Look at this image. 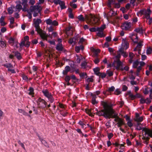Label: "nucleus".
Instances as JSON below:
<instances>
[{
    "label": "nucleus",
    "instance_id": "f257e3e1",
    "mask_svg": "<svg viewBox=\"0 0 152 152\" xmlns=\"http://www.w3.org/2000/svg\"><path fill=\"white\" fill-rule=\"evenodd\" d=\"M101 104L103 106L104 109L100 111L96 109V113L97 115L103 116L106 118H115L114 120L117 122V124L118 127H121L124 124V120L118 116V114L107 102H102Z\"/></svg>",
    "mask_w": 152,
    "mask_h": 152
},
{
    "label": "nucleus",
    "instance_id": "f03ea898",
    "mask_svg": "<svg viewBox=\"0 0 152 152\" xmlns=\"http://www.w3.org/2000/svg\"><path fill=\"white\" fill-rule=\"evenodd\" d=\"M142 139L143 142L148 145L149 142L150 137L152 138V130L148 128H144L142 130Z\"/></svg>",
    "mask_w": 152,
    "mask_h": 152
},
{
    "label": "nucleus",
    "instance_id": "7ed1b4c3",
    "mask_svg": "<svg viewBox=\"0 0 152 152\" xmlns=\"http://www.w3.org/2000/svg\"><path fill=\"white\" fill-rule=\"evenodd\" d=\"M42 10V7L36 4V5L31 6L30 8L31 12H34L33 16L34 17L38 16Z\"/></svg>",
    "mask_w": 152,
    "mask_h": 152
},
{
    "label": "nucleus",
    "instance_id": "20e7f679",
    "mask_svg": "<svg viewBox=\"0 0 152 152\" xmlns=\"http://www.w3.org/2000/svg\"><path fill=\"white\" fill-rule=\"evenodd\" d=\"M151 13V10L148 9L147 10L143 9L140 10L138 12V13L140 14L141 15H145V18L146 19L150 18V15Z\"/></svg>",
    "mask_w": 152,
    "mask_h": 152
},
{
    "label": "nucleus",
    "instance_id": "39448f33",
    "mask_svg": "<svg viewBox=\"0 0 152 152\" xmlns=\"http://www.w3.org/2000/svg\"><path fill=\"white\" fill-rule=\"evenodd\" d=\"M33 21L34 22V26L36 31L37 32H40L41 31V29L39 28V23H41V20L39 19H34Z\"/></svg>",
    "mask_w": 152,
    "mask_h": 152
},
{
    "label": "nucleus",
    "instance_id": "423d86ee",
    "mask_svg": "<svg viewBox=\"0 0 152 152\" xmlns=\"http://www.w3.org/2000/svg\"><path fill=\"white\" fill-rule=\"evenodd\" d=\"M131 26V23L130 22H125L123 23L121 27L122 29L126 30H129Z\"/></svg>",
    "mask_w": 152,
    "mask_h": 152
},
{
    "label": "nucleus",
    "instance_id": "0eeeda50",
    "mask_svg": "<svg viewBox=\"0 0 152 152\" xmlns=\"http://www.w3.org/2000/svg\"><path fill=\"white\" fill-rule=\"evenodd\" d=\"M121 45L122 47L121 48H123L124 49L126 50L129 48V44L128 42L126 39H123Z\"/></svg>",
    "mask_w": 152,
    "mask_h": 152
},
{
    "label": "nucleus",
    "instance_id": "6e6552de",
    "mask_svg": "<svg viewBox=\"0 0 152 152\" xmlns=\"http://www.w3.org/2000/svg\"><path fill=\"white\" fill-rule=\"evenodd\" d=\"M143 43L142 41H140L139 43H138L137 45L136 48L134 49V51H137L138 53L140 54V51L141 50V48L142 46L143 45L142 43Z\"/></svg>",
    "mask_w": 152,
    "mask_h": 152
},
{
    "label": "nucleus",
    "instance_id": "1a4fd4ad",
    "mask_svg": "<svg viewBox=\"0 0 152 152\" xmlns=\"http://www.w3.org/2000/svg\"><path fill=\"white\" fill-rule=\"evenodd\" d=\"M116 62L117 64L116 67V69L117 70H121V71H123L124 69L122 66V63L120 60H118Z\"/></svg>",
    "mask_w": 152,
    "mask_h": 152
},
{
    "label": "nucleus",
    "instance_id": "9d476101",
    "mask_svg": "<svg viewBox=\"0 0 152 152\" xmlns=\"http://www.w3.org/2000/svg\"><path fill=\"white\" fill-rule=\"evenodd\" d=\"M143 116H139V114L138 113H136L135 118L134 119L135 121L137 122L138 123L139 122H141L143 120Z\"/></svg>",
    "mask_w": 152,
    "mask_h": 152
},
{
    "label": "nucleus",
    "instance_id": "9b49d317",
    "mask_svg": "<svg viewBox=\"0 0 152 152\" xmlns=\"http://www.w3.org/2000/svg\"><path fill=\"white\" fill-rule=\"evenodd\" d=\"M130 37L131 39L134 43H137L138 42V39L136 34H132Z\"/></svg>",
    "mask_w": 152,
    "mask_h": 152
},
{
    "label": "nucleus",
    "instance_id": "f8f14e48",
    "mask_svg": "<svg viewBox=\"0 0 152 152\" xmlns=\"http://www.w3.org/2000/svg\"><path fill=\"white\" fill-rule=\"evenodd\" d=\"M124 50L123 48H120L119 49V52L121 53V54L124 57L126 58L127 57L128 54L126 52L124 51Z\"/></svg>",
    "mask_w": 152,
    "mask_h": 152
},
{
    "label": "nucleus",
    "instance_id": "ddd939ff",
    "mask_svg": "<svg viewBox=\"0 0 152 152\" xmlns=\"http://www.w3.org/2000/svg\"><path fill=\"white\" fill-rule=\"evenodd\" d=\"M38 32L39 33L40 36L42 39L47 41L48 35L46 34L45 33L42 32L41 29V31L40 32Z\"/></svg>",
    "mask_w": 152,
    "mask_h": 152
},
{
    "label": "nucleus",
    "instance_id": "4468645a",
    "mask_svg": "<svg viewBox=\"0 0 152 152\" xmlns=\"http://www.w3.org/2000/svg\"><path fill=\"white\" fill-rule=\"evenodd\" d=\"M42 92L44 96L47 98L52 95L51 93L49 92L47 89H43Z\"/></svg>",
    "mask_w": 152,
    "mask_h": 152
},
{
    "label": "nucleus",
    "instance_id": "2eb2a0df",
    "mask_svg": "<svg viewBox=\"0 0 152 152\" xmlns=\"http://www.w3.org/2000/svg\"><path fill=\"white\" fill-rule=\"evenodd\" d=\"M12 53L14 54L15 56L18 60H20L22 58L20 53L18 51H13Z\"/></svg>",
    "mask_w": 152,
    "mask_h": 152
},
{
    "label": "nucleus",
    "instance_id": "dca6fc26",
    "mask_svg": "<svg viewBox=\"0 0 152 152\" xmlns=\"http://www.w3.org/2000/svg\"><path fill=\"white\" fill-rule=\"evenodd\" d=\"M58 4L60 5L61 10L64 9L66 8V7L65 5V2L64 1L61 0L60 1Z\"/></svg>",
    "mask_w": 152,
    "mask_h": 152
},
{
    "label": "nucleus",
    "instance_id": "f3484780",
    "mask_svg": "<svg viewBox=\"0 0 152 152\" xmlns=\"http://www.w3.org/2000/svg\"><path fill=\"white\" fill-rule=\"evenodd\" d=\"M141 26H140L139 27L136 29L135 31L138 33L142 34L144 31V29Z\"/></svg>",
    "mask_w": 152,
    "mask_h": 152
},
{
    "label": "nucleus",
    "instance_id": "a211bd4d",
    "mask_svg": "<svg viewBox=\"0 0 152 152\" xmlns=\"http://www.w3.org/2000/svg\"><path fill=\"white\" fill-rule=\"evenodd\" d=\"M70 70V67L68 66H66L64 70L63 71V74L64 75H66Z\"/></svg>",
    "mask_w": 152,
    "mask_h": 152
},
{
    "label": "nucleus",
    "instance_id": "6ab92c4d",
    "mask_svg": "<svg viewBox=\"0 0 152 152\" xmlns=\"http://www.w3.org/2000/svg\"><path fill=\"white\" fill-rule=\"evenodd\" d=\"M41 105H39V107L41 108H44L46 106L47 104V102L44 100H42V101L41 102Z\"/></svg>",
    "mask_w": 152,
    "mask_h": 152
},
{
    "label": "nucleus",
    "instance_id": "aec40b11",
    "mask_svg": "<svg viewBox=\"0 0 152 152\" xmlns=\"http://www.w3.org/2000/svg\"><path fill=\"white\" fill-rule=\"evenodd\" d=\"M144 128H146V127H143L142 126V124L140 123H137L136 124V129L137 130H140L142 129V132L143 129Z\"/></svg>",
    "mask_w": 152,
    "mask_h": 152
},
{
    "label": "nucleus",
    "instance_id": "412c9836",
    "mask_svg": "<svg viewBox=\"0 0 152 152\" xmlns=\"http://www.w3.org/2000/svg\"><path fill=\"white\" fill-rule=\"evenodd\" d=\"M91 96H92V103L93 104H97L98 102L96 101V96L95 95L93 94H91Z\"/></svg>",
    "mask_w": 152,
    "mask_h": 152
},
{
    "label": "nucleus",
    "instance_id": "4be33fe9",
    "mask_svg": "<svg viewBox=\"0 0 152 152\" xmlns=\"http://www.w3.org/2000/svg\"><path fill=\"white\" fill-rule=\"evenodd\" d=\"M22 9V5L20 4H18L15 7V11L19 12Z\"/></svg>",
    "mask_w": 152,
    "mask_h": 152
},
{
    "label": "nucleus",
    "instance_id": "5701e85b",
    "mask_svg": "<svg viewBox=\"0 0 152 152\" xmlns=\"http://www.w3.org/2000/svg\"><path fill=\"white\" fill-rule=\"evenodd\" d=\"M56 49L58 51H62L63 50L62 44H57L56 47Z\"/></svg>",
    "mask_w": 152,
    "mask_h": 152
},
{
    "label": "nucleus",
    "instance_id": "b1692460",
    "mask_svg": "<svg viewBox=\"0 0 152 152\" xmlns=\"http://www.w3.org/2000/svg\"><path fill=\"white\" fill-rule=\"evenodd\" d=\"M105 25H103L102 26L100 27L97 28H96L97 31L98 32H103L104 29L105 28Z\"/></svg>",
    "mask_w": 152,
    "mask_h": 152
},
{
    "label": "nucleus",
    "instance_id": "393cba45",
    "mask_svg": "<svg viewBox=\"0 0 152 152\" xmlns=\"http://www.w3.org/2000/svg\"><path fill=\"white\" fill-rule=\"evenodd\" d=\"M8 42L12 46L13 45L15 41L14 38L11 37L8 39Z\"/></svg>",
    "mask_w": 152,
    "mask_h": 152
},
{
    "label": "nucleus",
    "instance_id": "a878e982",
    "mask_svg": "<svg viewBox=\"0 0 152 152\" xmlns=\"http://www.w3.org/2000/svg\"><path fill=\"white\" fill-rule=\"evenodd\" d=\"M128 94L129 96V97L132 100H134L136 98L135 95H133L130 91H128Z\"/></svg>",
    "mask_w": 152,
    "mask_h": 152
},
{
    "label": "nucleus",
    "instance_id": "bb28decb",
    "mask_svg": "<svg viewBox=\"0 0 152 152\" xmlns=\"http://www.w3.org/2000/svg\"><path fill=\"white\" fill-rule=\"evenodd\" d=\"M114 2L113 0H108L107 6L109 8H111V5L114 4Z\"/></svg>",
    "mask_w": 152,
    "mask_h": 152
},
{
    "label": "nucleus",
    "instance_id": "cd10ccee",
    "mask_svg": "<svg viewBox=\"0 0 152 152\" xmlns=\"http://www.w3.org/2000/svg\"><path fill=\"white\" fill-rule=\"evenodd\" d=\"M98 76H99L100 77H101L102 79H104L105 78L106 76V74L104 73H98Z\"/></svg>",
    "mask_w": 152,
    "mask_h": 152
},
{
    "label": "nucleus",
    "instance_id": "c85d7f7f",
    "mask_svg": "<svg viewBox=\"0 0 152 152\" xmlns=\"http://www.w3.org/2000/svg\"><path fill=\"white\" fill-rule=\"evenodd\" d=\"M139 62L138 60H137L134 62L133 65V67L134 68H136L137 67L138 65L139 64Z\"/></svg>",
    "mask_w": 152,
    "mask_h": 152
},
{
    "label": "nucleus",
    "instance_id": "c756f323",
    "mask_svg": "<svg viewBox=\"0 0 152 152\" xmlns=\"http://www.w3.org/2000/svg\"><path fill=\"white\" fill-rule=\"evenodd\" d=\"M152 53V48L150 47L148 48L146 50V54L148 55L151 54Z\"/></svg>",
    "mask_w": 152,
    "mask_h": 152
},
{
    "label": "nucleus",
    "instance_id": "7c9ffc66",
    "mask_svg": "<svg viewBox=\"0 0 152 152\" xmlns=\"http://www.w3.org/2000/svg\"><path fill=\"white\" fill-rule=\"evenodd\" d=\"M18 111L20 113H22L24 115L26 116L28 115V113L21 109H19Z\"/></svg>",
    "mask_w": 152,
    "mask_h": 152
},
{
    "label": "nucleus",
    "instance_id": "2f4dec72",
    "mask_svg": "<svg viewBox=\"0 0 152 152\" xmlns=\"http://www.w3.org/2000/svg\"><path fill=\"white\" fill-rule=\"evenodd\" d=\"M77 19L81 21H84L85 20V18L83 17V15H81L77 17Z\"/></svg>",
    "mask_w": 152,
    "mask_h": 152
},
{
    "label": "nucleus",
    "instance_id": "473e14b6",
    "mask_svg": "<svg viewBox=\"0 0 152 152\" xmlns=\"http://www.w3.org/2000/svg\"><path fill=\"white\" fill-rule=\"evenodd\" d=\"M28 91H29L28 93L29 95H32L34 94V90L32 88L30 87L28 89Z\"/></svg>",
    "mask_w": 152,
    "mask_h": 152
},
{
    "label": "nucleus",
    "instance_id": "72a5a7b5",
    "mask_svg": "<svg viewBox=\"0 0 152 152\" xmlns=\"http://www.w3.org/2000/svg\"><path fill=\"white\" fill-rule=\"evenodd\" d=\"M114 12L113 10V9H111L110 11L108 13V15L109 17H111L113 15H114Z\"/></svg>",
    "mask_w": 152,
    "mask_h": 152
},
{
    "label": "nucleus",
    "instance_id": "f704fd0d",
    "mask_svg": "<svg viewBox=\"0 0 152 152\" xmlns=\"http://www.w3.org/2000/svg\"><path fill=\"white\" fill-rule=\"evenodd\" d=\"M48 98L51 103H53L54 101V99L52 95H50Z\"/></svg>",
    "mask_w": 152,
    "mask_h": 152
},
{
    "label": "nucleus",
    "instance_id": "c9c22d12",
    "mask_svg": "<svg viewBox=\"0 0 152 152\" xmlns=\"http://www.w3.org/2000/svg\"><path fill=\"white\" fill-rule=\"evenodd\" d=\"M6 45V42L2 41H0V46L2 48H4Z\"/></svg>",
    "mask_w": 152,
    "mask_h": 152
},
{
    "label": "nucleus",
    "instance_id": "e433bc0d",
    "mask_svg": "<svg viewBox=\"0 0 152 152\" xmlns=\"http://www.w3.org/2000/svg\"><path fill=\"white\" fill-rule=\"evenodd\" d=\"M141 69L142 67L141 66H139L137 67L136 72V75L137 76H138L139 75V73L140 72Z\"/></svg>",
    "mask_w": 152,
    "mask_h": 152
},
{
    "label": "nucleus",
    "instance_id": "4c0bfd02",
    "mask_svg": "<svg viewBox=\"0 0 152 152\" xmlns=\"http://www.w3.org/2000/svg\"><path fill=\"white\" fill-rule=\"evenodd\" d=\"M45 22L48 25H52V21L50 19H48L45 20Z\"/></svg>",
    "mask_w": 152,
    "mask_h": 152
},
{
    "label": "nucleus",
    "instance_id": "58836bf2",
    "mask_svg": "<svg viewBox=\"0 0 152 152\" xmlns=\"http://www.w3.org/2000/svg\"><path fill=\"white\" fill-rule=\"evenodd\" d=\"M106 74H107L109 77H111L113 75V72L109 70H107Z\"/></svg>",
    "mask_w": 152,
    "mask_h": 152
},
{
    "label": "nucleus",
    "instance_id": "ea45409f",
    "mask_svg": "<svg viewBox=\"0 0 152 152\" xmlns=\"http://www.w3.org/2000/svg\"><path fill=\"white\" fill-rule=\"evenodd\" d=\"M115 89V87L113 86H112L111 87L109 88L107 91L110 92L114 91Z\"/></svg>",
    "mask_w": 152,
    "mask_h": 152
},
{
    "label": "nucleus",
    "instance_id": "a19ab883",
    "mask_svg": "<svg viewBox=\"0 0 152 152\" xmlns=\"http://www.w3.org/2000/svg\"><path fill=\"white\" fill-rule=\"evenodd\" d=\"M39 140L45 146H47L48 145L47 142L45 140L40 138H39Z\"/></svg>",
    "mask_w": 152,
    "mask_h": 152
},
{
    "label": "nucleus",
    "instance_id": "79ce46f5",
    "mask_svg": "<svg viewBox=\"0 0 152 152\" xmlns=\"http://www.w3.org/2000/svg\"><path fill=\"white\" fill-rule=\"evenodd\" d=\"M97 36L100 37H102L105 36L104 35L103 32H98L97 34Z\"/></svg>",
    "mask_w": 152,
    "mask_h": 152
},
{
    "label": "nucleus",
    "instance_id": "37998d69",
    "mask_svg": "<svg viewBox=\"0 0 152 152\" xmlns=\"http://www.w3.org/2000/svg\"><path fill=\"white\" fill-rule=\"evenodd\" d=\"M93 70L95 74L97 75H98V73H100L99 72V69L98 68H94Z\"/></svg>",
    "mask_w": 152,
    "mask_h": 152
},
{
    "label": "nucleus",
    "instance_id": "c03bdc74",
    "mask_svg": "<svg viewBox=\"0 0 152 152\" xmlns=\"http://www.w3.org/2000/svg\"><path fill=\"white\" fill-rule=\"evenodd\" d=\"M23 6V8H22V10L24 12H28V11H29L28 10L27 8V7L28 6V5H25L24 6Z\"/></svg>",
    "mask_w": 152,
    "mask_h": 152
},
{
    "label": "nucleus",
    "instance_id": "a18cd8bd",
    "mask_svg": "<svg viewBox=\"0 0 152 152\" xmlns=\"http://www.w3.org/2000/svg\"><path fill=\"white\" fill-rule=\"evenodd\" d=\"M8 12L9 14H12L13 11L12 8L11 7H9L7 9Z\"/></svg>",
    "mask_w": 152,
    "mask_h": 152
},
{
    "label": "nucleus",
    "instance_id": "49530a36",
    "mask_svg": "<svg viewBox=\"0 0 152 152\" xmlns=\"http://www.w3.org/2000/svg\"><path fill=\"white\" fill-rule=\"evenodd\" d=\"M70 5L74 9H75L77 7V5L73 3V2H70Z\"/></svg>",
    "mask_w": 152,
    "mask_h": 152
},
{
    "label": "nucleus",
    "instance_id": "de8ad7c7",
    "mask_svg": "<svg viewBox=\"0 0 152 152\" xmlns=\"http://www.w3.org/2000/svg\"><path fill=\"white\" fill-rule=\"evenodd\" d=\"M4 66L6 67L7 68H13V65L11 64H5Z\"/></svg>",
    "mask_w": 152,
    "mask_h": 152
},
{
    "label": "nucleus",
    "instance_id": "09e8293b",
    "mask_svg": "<svg viewBox=\"0 0 152 152\" xmlns=\"http://www.w3.org/2000/svg\"><path fill=\"white\" fill-rule=\"evenodd\" d=\"M140 103L141 104H144L145 103V99L142 96L141 97V99L140 100Z\"/></svg>",
    "mask_w": 152,
    "mask_h": 152
},
{
    "label": "nucleus",
    "instance_id": "8fccbe9b",
    "mask_svg": "<svg viewBox=\"0 0 152 152\" xmlns=\"http://www.w3.org/2000/svg\"><path fill=\"white\" fill-rule=\"evenodd\" d=\"M121 93V92L120 91V90L118 89H117L115 91L114 93L115 95H118L120 94Z\"/></svg>",
    "mask_w": 152,
    "mask_h": 152
},
{
    "label": "nucleus",
    "instance_id": "3c124183",
    "mask_svg": "<svg viewBox=\"0 0 152 152\" xmlns=\"http://www.w3.org/2000/svg\"><path fill=\"white\" fill-rule=\"evenodd\" d=\"M79 75L81 77L83 78L85 76H87V74L86 73H80Z\"/></svg>",
    "mask_w": 152,
    "mask_h": 152
},
{
    "label": "nucleus",
    "instance_id": "603ef678",
    "mask_svg": "<svg viewBox=\"0 0 152 152\" xmlns=\"http://www.w3.org/2000/svg\"><path fill=\"white\" fill-rule=\"evenodd\" d=\"M22 77L23 80L26 81L28 80V77L27 76L23 74H22Z\"/></svg>",
    "mask_w": 152,
    "mask_h": 152
},
{
    "label": "nucleus",
    "instance_id": "864d4df0",
    "mask_svg": "<svg viewBox=\"0 0 152 152\" xmlns=\"http://www.w3.org/2000/svg\"><path fill=\"white\" fill-rule=\"evenodd\" d=\"M91 110H88L87 109H85V112L86 113H88L90 116H92V114L91 113Z\"/></svg>",
    "mask_w": 152,
    "mask_h": 152
},
{
    "label": "nucleus",
    "instance_id": "5fc2aeb1",
    "mask_svg": "<svg viewBox=\"0 0 152 152\" xmlns=\"http://www.w3.org/2000/svg\"><path fill=\"white\" fill-rule=\"evenodd\" d=\"M127 124L129 127H131L133 126V124L131 120H129L127 122Z\"/></svg>",
    "mask_w": 152,
    "mask_h": 152
},
{
    "label": "nucleus",
    "instance_id": "6e6d98bb",
    "mask_svg": "<svg viewBox=\"0 0 152 152\" xmlns=\"http://www.w3.org/2000/svg\"><path fill=\"white\" fill-rule=\"evenodd\" d=\"M87 65V63L86 62H84L82 63L81 64V67L83 69H85L86 68V66Z\"/></svg>",
    "mask_w": 152,
    "mask_h": 152
},
{
    "label": "nucleus",
    "instance_id": "4d7b16f0",
    "mask_svg": "<svg viewBox=\"0 0 152 152\" xmlns=\"http://www.w3.org/2000/svg\"><path fill=\"white\" fill-rule=\"evenodd\" d=\"M117 55L115 57L116 58L118 59V60H119V59L121 58V54L119 52V50L117 52Z\"/></svg>",
    "mask_w": 152,
    "mask_h": 152
},
{
    "label": "nucleus",
    "instance_id": "13d9d810",
    "mask_svg": "<svg viewBox=\"0 0 152 152\" xmlns=\"http://www.w3.org/2000/svg\"><path fill=\"white\" fill-rule=\"evenodd\" d=\"M136 145L137 146H140L141 147L143 145L141 142H139L138 141H136Z\"/></svg>",
    "mask_w": 152,
    "mask_h": 152
},
{
    "label": "nucleus",
    "instance_id": "bf43d9fd",
    "mask_svg": "<svg viewBox=\"0 0 152 152\" xmlns=\"http://www.w3.org/2000/svg\"><path fill=\"white\" fill-rule=\"evenodd\" d=\"M22 4L23 6H24L25 5H27L28 4H27V0H22Z\"/></svg>",
    "mask_w": 152,
    "mask_h": 152
},
{
    "label": "nucleus",
    "instance_id": "052dcab7",
    "mask_svg": "<svg viewBox=\"0 0 152 152\" xmlns=\"http://www.w3.org/2000/svg\"><path fill=\"white\" fill-rule=\"evenodd\" d=\"M43 99H41V98H39L37 100V102L39 105H41V102L42 101V100Z\"/></svg>",
    "mask_w": 152,
    "mask_h": 152
},
{
    "label": "nucleus",
    "instance_id": "680f3d73",
    "mask_svg": "<svg viewBox=\"0 0 152 152\" xmlns=\"http://www.w3.org/2000/svg\"><path fill=\"white\" fill-rule=\"evenodd\" d=\"M93 52H94L95 54H97L100 52V50L99 49H93Z\"/></svg>",
    "mask_w": 152,
    "mask_h": 152
},
{
    "label": "nucleus",
    "instance_id": "e2e57ef3",
    "mask_svg": "<svg viewBox=\"0 0 152 152\" xmlns=\"http://www.w3.org/2000/svg\"><path fill=\"white\" fill-rule=\"evenodd\" d=\"M119 3V2L116 3H115V2L114 3V5L115 7L118 8L120 7V4Z\"/></svg>",
    "mask_w": 152,
    "mask_h": 152
},
{
    "label": "nucleus",
    "instance_id": "0e129e2a",
    "mask_svg": "<svg viewBox=\"0 0 152 152\" xmlns=\"http://www.w3.org/2000/svg\"><path fill=\"white\" fill-rule=\"evenodd\" d=\"M79 124L81 126L82 128H84V125H86L83 122L81 121H80L79 122Z\"/></svg>",
    "mask_w": 152,
    "mask_h": 152
},
{
    "label": "nucleus",
    "instance_id": "69168bd1",
    "mask_svg": "<svg viewBox=\"0 0 152 152\" xmlns=\"http://www.w3.org/2000/svg\"><path fill=\"white\" fill-rule=\"evenodd\" d=\"M8 71L9 72H10L12 73H16L15 70L11 68L8 69Z\"/></svg>",
    "mask_w": 152,
    "mask_h": 152
},
{
    "label": "nucleus",
    "instance_id": "338daca9",
    "mask_svg": "<svg viewBox=\"0 0 152 152\" xmlns=\"http://www.w3.org/2000/svg\"><path fill=\"white\" fill-rule=\"evenodd\" d=\"M28 12V14L26 15V16L28 17L29 19H31L32 18V15L31 12H30L29 11Z\"/></svg>",
    "mask_w": 152,
    "mask_h": 152
},
{
    "label": "nucleus",
    "instance_id": "774afa93",
    "mask_svg": "<svg viewBox=\"0 0 152 152\" xmlns=\"http://www.w3.org/2000/svg\"><path fill=\"white\" fill-rule=\"evenodd\" d=\"M70 79V77L69 76H66L65 77V80L66 82H69Z\"/></svg>",
    "mask_w": 152,
    "mask_h": 152
}]
</instances>
